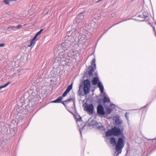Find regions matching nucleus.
<instances>
[{"label": "nucleus", "mask_w": 156, "mask_h": 156, "mask_svg": "<svg viewBox=\"0 0 156 156\" xmlns=\"http://www.w3.org/2000/svg\"><path fill=\"white\" fill-rule=\"evenodd\" d=\"M80 87H81V86H80V87H79V90H80Z\"/></svg>", "instance_id": "nucleus-32"}, {"label": "nucleus", "mask_w": 156, "mask_h": 156, "mask_svg": "<svg viewBox=\"0 0 156 156\" xmlns=\"http://www.w3.org/2000/svg\"><path fill=\"white\" fill-rule=\"evenodd\" d=\"M84 109L87 112L90 114H92L94 110V107L92 104H86L85 106Z\"/></svg>", "instance_id": "nucleus-5"}, {"label": "nucleus", "mask_w": 156, "mask_h": 156, "mask_svg": "<svg viewBox=\"0 0 156 156\" xmlns=\"http://www.w3.org/2000/svg\"><path fill=\"white\" fill-rule=\"evenodd\" d=\"M74 53L72 51V53H69L68 54V55L69 57H72L74 56Z\"/></svg>", "instance_id": "nucleus-25"}, {"label": "nucleus", "mask_w": 156, "mask_h": 156, "mask_svg": "<svg viewBox=\"0 0 156 156\" xmlns=\"http://www.w3.org/2000/svg\"><path fill=\"white\" fill-rule=\"evenodd\" d=\"M97 112L99 115H105V112L104 111V108L101 105H100L97 107Z\"/></svg>", "instance_id": "nucleus-8"}, {"label": "nucleus", "mask_w": 156, "mask_h": 156, "mask_svg": "<svg viewBox=\"0 0 156 156\" xmlns=\"http://www.w3.org/2000/svg\"><path fill=\"white\" fill-rule=\"evenodd\" d=\"M63 97H59L57 99L55 100L52 101V102H54V103H59L60 102L62 99V98Z\"/></svg>", "instance_id": "nucleus-16"}, {"label": "nucleus", "mask_w": 156, "mask_h": 156, "mask_svg": "<svg viewBox=\"0 0 156 156\" xmlns=\"http://www.w3.org/2000/svg\"><path fill=\"white\" fill-rule=\"evenodd\" d=\"M97 122L95 120H92L90 122V125L95 126Z\"/></svg>", "instance_id": "nucleus-18"}, {"label": "nucleus", "mask_w": 156, "mask_h": 156, "mask_svg": "<svg viewBox=\"0 0 156 156\" xmlns=\"http://www.w3.org/2000/svg\"><path fill=\"white\" fill-rule=\"evenodd\" d=\"M16 28H17V27L14 26H11L8 27L9 29H11L13 30H15Z\"/></svg>", "instance_id": "nucleus-23"}, {"label": "nucleus", "mask_w": 156, "mask_h": 156, "mask_svg": "<svg viewBox=\"0 0 156 156\" xmlns=\"http://www.w3.org/2000/svg\"><path fill=\"white\" fill-rule=\"evenodd\" d=\"M75 119L79 127H82V128L85 126V124L82 120L81 118L79 116H75Z\"/></svg>", "instance_id": "nucleus-7"}, {"label": "nucleus", "mask_w": 156, "mask_h": 156, "mask_svg": "<svg viewBox=\"0 0 156 156\" xmlns=\"http://www.w3.org/2000/svg\"><path fill=\"white\" fill-rule=\"evenodd\" d=\"M80 133L81 134V129H80Z\"/></svg>", "instance_id": "nucleus-30"}, {"label": "nucleus", "mask_w": 156, "mask_h": 156, "mask_svg": "<svg viewBox=\"0 0 156 156\" xmlns=\"http://www.w3.org/2000/svg\"><path fill=\"white\" fill-rule=\"evenodd\" d=\"M98 86L100 88L101 93L104 95V98L103 100L104 104H105L106 102L107 103H110L109 99L106 97L105 94V93L104 92V89L103 86L101 82H98Z\"/></svg>", "instance_id": "nucleus-3"}, {"label": "nucleus", "mask_w": 156, "mask_h": 156, "mask_svg": "<svg viewBox=\"0 0 156 156\" xmlns=\"http://www.w3.org/2000/svg\"><path fill=\"white\" fill-rule=\"evenodd\" d=\"M98 80H99L98 77H94L92 80V83L94 85H96L98 83Z\"/></svg>", "instance_id": "nucleus-14"}, {"label": "nucleus", "mask_w": 156, "mask_h": 156, "mask_svg": "<svg viewBox=\"0 0 156 156\" xmlns=\"http://www.w3.org/2000/svg\"><path fill=\"white\" fill-rule=\"evenodd\" d=\"M95 58H93L92 59L91 65V69L88 72V74L90 76H91L93 72L95 69L96 67V64H95Z\"/></svg>", "instance_id": "nucleus-6"}, {"label": "nucleus", "mask_w": 156, "mask_h": 156, "mask_svg": "<svg viewBox=\"0 0 156 156\" xmlns=\"http://www.w3.org/2000/svg\"><path fill=\"white\" fill-rule=\"evenodd\" d=\"M62 103L64 105V104L63 102H62Z\"/></svg>", "instance_id": "nucleus-33"}, {"label": "nucleus", "mask_w": 156, "mask_h": 156, "mask_svg": "<svg viewBox=\"0 0 156 156\" xmlns=\"http://www.w3.org/2000/svg\"><path fill=\"white\" fill-rule=\"evenodd\" d=\"M84 13H81L79 14L76 16V21L77 23H79L82 21L84 17Z\"/></svg>", "instance_id": "nucleus-10"}, {"label": "nucleus", "mask_w": 156, "mask_h": 156, "mask_svg": "<svg viewBox=\"0 0 156 156\" xmlns=\"http://www.w3.org/2000/svg\"><path fill=\"white\" fill-rule=\"evenodd\" d=\"M71 33L69 31H68L67 33V35L68 36H69L71 35Z\"/></svg>", "instance_id": "nucleus-26"}, {"label": "nucleus", "mask_w": 156, "mask_h": 156, "mask_svg": "<svg viewBox=\"0 0 156 156\" xmlns=\"http://www.w3.org/2000/svg\"><path fill=\"white\" fill-rule=\"evenodd\" d=\"M73 101V105H74V106H75V102H74V101H73V99L69 98L68 100L64 101V102H65V103H67V102H69V101Z\"/></svg>", "instance_id": "nucleus-21"}, {"label": "nucleus", "mask_w": 156, "mask_h": 156, "mask_svg": "<svg viewBox=\"0 0 156 156\" xmlns=\"http://www.w3.org/2000/svg\"><path fill=\"white\" fill-rule=\"evenodd\" d=\"M73 83L68 86L67 89L62 95V97H65L72 88Z\"/></svg>", "instance_id": "nucleus-11"}, {"label": "nucleus", "mask_w": 156, "mask_h": 156, "mask_svg": "<svg viewBox=\"0 0 156 156\" xmlns=\"http://www.w3.org/2000/svg\"><path fill=\"white\" fill-rule=\"evenodd\" d=\"M112 110H113L112 108H111L109 107H107L106 110V112L107 114H109L111 113Z\"/></svg>", "instance_id": "nucleus-17"}, {"label": "nucleus", "mask_w": 156, "mask_h": 156, "mask_svg": "<svg viewBox=\"0 0 156 156\" xmlns=\"http://www.w3.org/2000/svg\"><path fill=\"white\" fill-rule=\"evenodd\" d=\"M43 30V29H41L38 32H37L34 36L35 37H37V36L40 35Z\"/></svg>", "instance_id": "nucleus-22"}, {"label": "nucleus", "mask_w": 156, "mask_h": 156, "mask_svg": "<svg viewBox=\"0 0 156 156\" xmlns=\"http://www.w3.org/2000/svg\"><path fill=\"white\" fill-rule=\"evenodd\" d=\"M70 41L68 40L62 43V46L64 49H67L70 46Z\"/></svg>", "instance_id": "nucleus-9"}, {"label": "nucleus", "mask_w": 156, "mask_h": 156, "mask_svg": "<svg viewBox=\"0 0 156 156\" xmlns=\"http://www.w3.org/2000/svg\"><path fill=\"white\" fill-rule=\"evenodd\" d=\"M11 1H16V0H10Z\"/></svg>", "instance_id": "nucleus-31"}, {"label": "nucleus", "mask_w": 156, "mask_h": 156, "mask_svg": "<svg viewBox=\"0 0 156 156\" xmlns=\"http://www.w3.org/2000/svg\"><path fill=\"white\" fill-rule=\"evenodd\" d=\"M84 88L83 92L85 94H87L89 93L90 83V81L88 79L84 80L83 82Z\"/></svg>", "instance_id": "nucleus-4"}, {"label": "nucleus", "mask_w": 156, "mask_h": 156, "mask_svg": "<svg viewBox=\"0 0 156 156\" xmlns=\"http://www.w3.org/2000/svg\"><path fill=\"white\" fill-rule=\"evenodd\" d=\"M95 126L98 129H101L102 128V129H104L103 126L100 122H97Z\"/></svg>", "instance_id": "nucleus-15"}, {"label": "nucleus", "mask_w": 156, "mask_h": 156, "mask_svg": "<svg viewBox=\"0 0 156 156\" xmlns=\"http://www.w3.org/2000/svg\"><path fill=\"white\" fill-rule=\"evenodd\" d=\"M36 37H35L34 36L33 39L30 41V44L28 45L29 47H33L37 41Z\"/></svg>", "instance_id": "nucleus-12"}, {"label": "nucleus", "mask_w": 156, "mask_h": 156, "mask_svg": "<svg viewBox=\"0 0 156 156\" xmlns=\"http://www.w3.org/2000/svg\"><path fill=\"white\" fill-rule=\"evenodd\" d=\"M125 116L128 120V117H127V115H126V114H125Z\"/></svg>", "instance_id": "nucleus-29"}, {"label": "nucleus", "mask_w": 156, "mask_h": 156, "mask_svg": "<svg viewBox=\"0 0 156 156\" xmlns=\"http://www.w3.org/2000/svg\"><path fill=\"white\" fill-rule=\"evenodd\" d=\"M110 143L111 144H112L113 146L116 145V142L115 139L114 137H111L110 139Z\"/></svg>", "instance_id": "nucleus-13"}, {"label": "nucleus", "mask_w": 156, "mask_h": 156, "mask_svg": "<svg viewBox=\"0 0 156 156\" xmlns=\"http://www.w3.org/2000/svg\"><path fill=\"white\" fill-rule=\"evenodd\" d=\"M9 82H8L3 85H2L0 86V90H1L2 88L6 87L8 84H9Z\"/></svg>", "instance_id": "nucleus-20"}, {"label": "nucleus", "mask_w": 156, "mask_h": 156, "mask_svg": "<svg viewBox=\"0 0 156 156\" xmlns=\"http://www.w3.org/2000/svg\"><path fill=\"white\" fill-rule=\"evenodd\" d=\"M22 27V25H17V26L16 27L17 28H20L21 27Z\"/></svg>", "instance_id": "nucleus-28"}, {"label": "nucleus", "mask_w": 156, "mask_h": 156, "mask_svg": "<svg viewBox=\"0 0 156 156\" xmlns=\"http://www.w3.org/2000/svg\"><path fill=\"white\" fill-rule=\"evenodd\" d=\"M5 46V44H3L0 43V47H3Z\"/></svg>", "instance_id": "nucleus-27"}, {"label": "nucleus", "mask_w": 156, "mask_h": 156, "mask_svg": "<svg viewBox=\"0 0 156 156\" xmlns=\"http://www.w3.org/2000/svg\"><path fill=\"white\" fill-rule=\"evenodd\" d=\"M115 122L117 125L120 124L121 122L119 119L117 117H116V119H115Z\"/></svg>", "instance_id": "nucleus-19"}, {"label": "nucleus", "mask_w": 156, "mask_h": 156, "mask_svg": "<svg viewBox=\"0 0 156 156\" xmlns=\"http://www.w3.org/2000/svg\"><path fill=\"white\" fill-rule=\"evenodd\" d=\"M124 140L122 138H119L118 139L117 143L116 144L115 148L116 151L118 152L117 155L121 152V150L124 145Z\"/></svg>", "instance_id": "nucleus-2"}, {"label": "nucleus", "mask_w": 156, "mask_h": 156, "mask_svg": "<svg viewBox=\"0 0 156 156\" xmlns=\"http://www.w3.org/2000/svg\"><path fill=\"white\" fill-rule=\"evenodd\" d=\"M10 1V0H3L4 3L7 5L9 4Z\"/></svg>", "instance_id": "nucleus-24"}, {"label": "nucleus", "mask_w": 156, "mask_h": 156, "mask_svg": "<svg viewBox=\"0 0 156 156\" xmlns=\"http://www.w3.org/2000/svg\"><path fill=\"white\" fill-rule=\"evenodd\" d=\"M122 133L121 129L116 126H114L111 129L108 130L105 133V136H108L112 135L118 136L121 135Z\"/></svg>", "instance_id": "nucleus-1"}]
</instances>
